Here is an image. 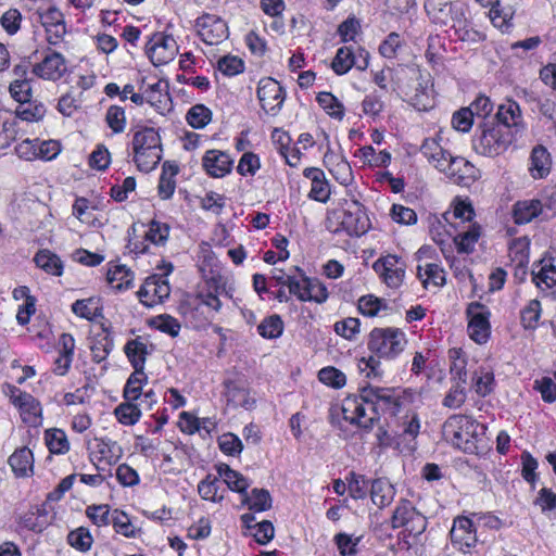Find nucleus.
<instances>
[{
    "instance_id": "obj_1",
    "label": "nucleus",
    "mask_w": 556,
    "mask_h": 556,
    "mask_svg": "<svg viewBox=\"0 0 556 556\" xmlns=\"http://www.w3.org/2000/svg\"><path fill=\"white\" fill-rule=\"evenodd\" d=\"M406 345L407 338L402 329L395 327L374 328L367 341V348L374 355L359 359V370L367 378L381 376L379 359L392 361L396 358Z\"/></svg>"
},
{
    "instance_id": "obj_2",
    "label": "nucleus",
    "mask_w": 556,
    "mask_h": 556,
    "mask_svg": "<svg viewBox=\"0 0 556 556\" xmlns=\"http://www.w3.org/2000/svg\"><path fill=\"white\" fill-rule=\"evenodd\" d=\"M485 426L465 415H453L443 425V435L453 446L468 454H477Z\"/></svg>"
},
{
    "instance_id": "obj_3",
    "label": "nucleus",
    "mask_w": 556,
    "mask_h": 556,
    "mask_svg": "<svg viewBox=\"0 0 556 556\" xmlns=\"http://www.w3.org/2000/svg\"><path fill=\"white\" fill-rule=\"evenodd\" d=\"M235 288L222 276H212L198 287L190 302L195 312L201 311L205 320L213 319L222 309L220 296L233 299Z\"/></svg>"
},
{
    "instance_id": "obj_4",
    "label": "nucleus",
    "mask_w": 556,
    "mask_h": 556,
    "mask_svg": "<svg viewBox=\"0 0 556 556\" xmlns=\"http://www.w3.org/2000/svg\"><path fill=\"white\" fill-rule=\"evenodd\" d=\"M511 143L508 129L494 122L478 126L472 137V149L483 156H496L504 153Z\"/></svg>"
},
{
    "instance_id": "obj_5",
    "label": "nucleus",
    "mask_w": 556,
    "mask_h": 556,
    "mask_svg": "<svg viewBox=\"0 0 556 556\" xmlns=\"http://www.w3.org/2000/svg\"><path fill=\"white\" fill-rule=\"evenodd\" d=\"M363 390L369 410L375 414V420L380 415L397 416L405 409L407 399L396 389L367 386Z\"/></svg>"
},
{
    "instance_id": "obj_6",
    "label": "nucleus",
    "mask_w": 556,
    "mask_h": 556,
    "mask_svg": "<svg viewBox=\"0 0 556 556\" xmlns=\"http://www.w3.org/2000/svg\"><path fill=\"white\" fill-rule=\"evenodd\" d=\"M392 528H403L409 535L417 536L427 528L426 517L407 500L399 502L391 519Z\"/></svg>"
},
{
    "instance_id": "obj_7",
    "label": "nucleus",
    "mask_w": 556,
    "mask_h": 556,
    "mask_svg": "<svg viewBox=\"0 0 556 556\" xmlns=\"http://www.w3.org/2000/svg\"><path fill=\"white\" fill-rule=\"evenodd\" d=\"M372 269L387 287L397 289L404 282L406 263L397 255L388 254L375 261Z\"/></svg>"
},
{
    "instance_id": "obj_8",
    "label": "nucleus",
    "mask_w": 556,
    "mask_h": 556,
    "mask_svg": "<svg viewBox=\"0 0 556 556\" xmlns=\"http://www.w3.org/2000/svg\"><path fill=\"white\" fill-rule=\"evenodd\" d=\"M7 395L10 402L18 409L22 420L33 427L41 424L42 408L40 403L29 393L14 386H8Z\"/></svg>"
},
{
    "instance_id": "obj_9",
    "label": "nucleus",
    "mask_w": 556,
    "mask_h": 556,
    "mask_svg": "<svg viewBox=\"0 0 556 556\" xmlns=\"http://www.w3.org/2000/svg\"><path fill=\"white\" fill-rule=\"evenodd\" d=\"M369 65V52L364 48L354 49L351 46H344L337 50L331 62V68L337 75L346 74L352 67L358 71L367 70Z\"/></svg>"
},
{
    "instance_id": "obj_10",
    "label": "nucleus",
    "mask_w": 556,
    "mask_h": 556,
    "mask_svg": "<svg viewBox=\"0 0 556 556\" xmlns=\"http://www.w3.org/2000/svg\"><path fill=\"white\" fill-rule=\"evenodd\" d=\"M341 412L343 419L359 428L369 429L375 421V414L370 413L368 402L364 399V390L359 396H348L343 400Z\"/></svg>"
},
{
    "instance_id": "obj_11",
    "label": "nucleus",
    "mask_w": 556,
    "mask_h": 556,
    "mask_svg": "<svg viewBox=\"0 0 556 556\" xmlns=\"http://www.w3.org/2000/svg\"><path fill=\"white\" fill-rule=\"evenodd\" d=\"M466 314L468 317L467 331L471 340L479 344H483L490 337V311L479 302H472L467 306Z\"/></svg>"
},
{
    "instance_id": "obj_12",
    "label": "nucleus",
    "mask_w": 556,
    "mask_h": 556,
    "mask_svg": "<svg viewBox=\"0 0 556 556\" xmlns=\"http://www.w3.org/2000/svg\"><path fill=\"white\" fill-rule=\"evenodd\" d=\"M478 530L471 516H458L453 520L450 538L453 546L463 553L469 552L477 545Z\"/></svg>"
},
{
    "instance_id": "obj_13",
    "label": "nucleus",
    "mask_w": 556,
    "mask_h": 556,
    "mask_svg": "<svg viewBox=\"0 0 556 556\" xmlns=\"http://www.w3.org/2000/svg\"><path fill=\"white\" fill-rule=\"evenodd\" d=\"M257 98L262 109L267 114L275 116L280 112L286 94L277 80L265 77L258 81Z\"/></svg>"
},
{
    "instance_id": "obj_14",
    "label": "nucleus",
    "mask_w": 556,
    "mask_h": 556,
    "mask_svg": "<svg viewBox=\"0 0 556 556\" xmlns=\"http://www.w3.org/2000/svg\"><path fill=\"white\" fill-rule=\"evenodd\" d=\"M195 27L201 39L210 46L219 45L228 38L225 21L215 14L205 13L195 20Z\"/></svg>"
},
{
    "instance_id": "obj_15",
    "label": "nucleus",
    "mask_w": 556,
    "mask_h": 556,
    "mask_svg": "<svg viewBox=\"0 0 556 556\" xmlns=\"http://www.w3.org/2000/svg\"><path fill=\"white\" fill-rule=\"evenodd\" d=\"M137 294L144 306L153 307L169 296L170 287L167 279L152 275L144 280Z\"/></svg>"
},
{
    "instance_id": "obj_16",
    "label": "nucleus",
    "mask_w": 556,
    "mask_h": 556,
    "mask_svg": "<svg viewBox=\"0 0 556 556\" xmlns=\"http://www.w3.org/2000/svg\"><path fill=\"white\" fill-rule=\"evenodd\" d=\"M178 52V46L172 35L155 34L150 40L148 55L155 66H161L174 60Z\"/></svg>"
},
{
    "instance_id": "obj_17",
    "label": "nucleus",
    "mask_w": 556,
    "mask_h": 556,
    "mask_svg": "<svg viewBox=\"0 0 556 556\" xmlns=\"http://www.w3.org/2000/svg\"><path fill=\"white\" fill-rule=\"evenodd\" d=\"M87 448L91 460L108 466L116 464L123 456L122 446L109 438H94L88 442Z\"/></svg>"
},
{
    "instance_id": "obj_18",
    "label": "nucleus",
    "mask_w": 556,
    "mask_h": 556,
    "mask_svg": "<svg viewBox=\"0 0 556 556\" xmlns=\"http://www.w3.org/2000/svg\"><path fill=\"white\" fill-rule=\"evenodd\" d=\"M451 180L460 186H470L479 177V170L462 156H451L441 169Z\"/></svg>"
},
{
    "instance_id": "obj_19",
    "label": "nucleus",
    "mask_w": 556,
    "mask_h": 556,
    "mask_svg": "<svg viewBox=\"0 0 556 556\" xmlns=\"http://www.w3.org/2000/svg\"><path fill=\"white\" fill-rule=\"evenodd\" d=\"M233 159L225 151L207 150L202 157V166L207 175L223 178L231 173Z\"/></svg>"
},
{
    "instance_id": "obj_20",
    "label": "nucleus",
    "mask_w": 556,
    "mask_h": 556,
    "mask_svg": "<svg viewBox=\"0 0 556 556\" xmlns=\"http://www.w3.org/2000/svg\"><path fill=\"white\" fill-rule=\"evenodd\" d=\"M67 66L62 54L53 52L45 56V59L35 64L33 73L45 80L55 81L66 73Z\"/></svg>"
},
{
    "instance_id": "obj_21",
    "label": "nucleus",
    "mask_w": 556,
    "mask_h": 556,
    "mask_svg": "<svg viewBox=\"0 0 556 556\" xmlns=\"http://www.w3.org/2000/svg\"><path fill=\"white\" fill-rule=\"evenodd\" d=\"M341 225L351 236L364 235L370 227L369 218L357 202L344 210Z\"/></svg>"
},
{
    "instance_id": "obj_22",
    "label": "nucleus",
    "mask_w": 556,
    "mask_h": 556,
    "mask_svg": "<svg viewBox=\"0 0 556 556\" xmlns=\"http://www.w3.org/2000/svg\"><path fill=\"white\" fill-rule=\"evenodd\" d=\"M13 75L14 79L9 87L10 94L15 101L26 104L31 98V84L27 78V66L16 65L13 68Z\"/></svg>"
},
{
    "instance_id": "obj_23",
    "label": "nucleus",
    "mask_w": 556,
    "mask_h": 556,
    "mask_svg": "<svg viewBox=\"0 0 556 556\" xmlns=\"http://www.w3.org/2000/svg\"><path fill=\"white\" fill-rule=\"evenodd\" d=\"M303 175L311 180L308 198L326 203L330 198V186L325 173L317 167H307L304 169Z\"/></svg>"
},
{
    "instance_id": "obj_24",
    "label": "nucleus",
    "mask_w": 556,
    "mask_h": 556,
    "mask_svg": "<svg viewBox=\"0 0 556 556\" xmlns=\"http://www.w3.org/2000/svg\"><path fill=\"white\" fill-rule=\"evenodd\" d=\"M496 117L505 129L515 128L516 132H521L525 129L521 109L516 101L508 100L501 104Z\"/></svg>"
},
{
    "instance_id": "obj_25",
    "label": "nucleus",
    "mask_w": 556,
    "mask_h": 556,
    "mask_svg": "<svg viewBox=\"0 0 556 556\" xmlns=\"http://www.w3.org/2000/svg\"><path fill=\"white\" fill-rule=\"evenodd\" d=\"M532 280L541 290L556 286V264L553 258H543L533 265Z\"/></svg>"
},
{
    "instance_id": "obj_26",
    "label": "nucleus",
    "mask_w": 556,
    "mask_h": 556,
    "mask_svg": "<svg viewBox=\"0 0 556 556\" xmlns=\"http://www.w3.org/2000/svg\"><path fill=\"white\" fill-rule=\"evenodd\" d=\"M552 168V157L547 149L541 144L534 147L530 154L529 173L534 179H543Z\"/></svg>"
},
{
    "instance_id": "obj_27",
    "label": "nucleus",
    "mask_w": 556,
    "mask_h": 556,
    "mask_svg": "<svg viewBox=\"0 0 556 556\" xmlns=\"http://www.w3.org/2000/svg\"><path fill=\"white\" fill-rule=\"evenodd\" d=\"M21 131V118L9 111L0 110V150L8 148Z\"/></svg>"
},
{
    "instance_id": "obj_28",
    "label": "nucleus",
    "mask_w": 556,
    "mask_h": 556,
    "mask_svg": "<svg viewBox=\"0 0 556 556\" xmlns=\"http://www.w3.org/2000/svg\"><path fill=\"white\" fill-rule=\"evenodd\" d=\"M146 102L155 109L160 114L170 110V98L167 92V85L163 81H156L144 88Z\"/></svg>"
},
{
    "instance_id": "obj_29",
    "label": "nucleus",
    "mask_w": 556,
    "mask_h": 556,
    "mask_svg": "<svg viewBox=\"0 0 556 556\" xmlns=\"http://www.w3.org/2000/svg\"><path fill=\"white\" fill-rule=\"evenodd\" d=\"M417 277L424 288H441L445 285V271L437 263L425 262L417 266Z\"/></svg>"
},
{
    "instance_id": "obj_30",
    "label": "nucleus",
    "mask_w": 556,
    "mask_h": 556,
    "mask_svg": "<svg viewBox=\"0 0 556 556\" xmlns=\"http://www.w3.org/2000/svg\"><path fill=\"white\" fill-rule=\"evenodd\" d=\"M473 216L475 212L471 204L459 200L455 202L453 211L445 213L442 217L451 228L457 230L463 226L465 227L469 224H475L472 222Z\"/></svg>"
},
{
    "instance_id": "obj_31",
    "label": "nucleus",
    "mask_w": 556,
    "mask_h": 556,
    "mask_svg": "<svg viewBox=\"0 0 556 556\" xmlns=\"http://www.w3.org/2000/svg\"><path fill=\"white\" fill-rule=\"evenodd\" d=\"M9 465L16 477H28L34 472V455L26 447H20L9 458Z\"/></svg>"
},
{
    "instance_id": "obj_32",
    "label": "nucleus",
    "mask_w": 556,
    "mask_h": 556,
    "mask_svg": "<svg viewBox=\"0 0 556 556\" xmlns=\"http://www.w3.org/2000/svg\"><path fill=\"white\" fill-rule=\"evenodd\" d=\"M420 151L428 162L441 172L446 165L447 160L452 156L445 151L437 138H427L424 140Z\"/></svg>"
},
{
    "instance_id": "obj_33",
    "label": "nucleus",
    "mask_w": 556,
    "mask_h": 556,
    "mask_svg": "<svg viewBox=\"0 0 556 556\" xmlns=\"http://www.w3.org/2000/svg\"><path fill=\"white\" fill-rule=\"evenodd\" d=\"M542 211L543 205L540 200H522L514 205L513 217L518 225L528 224L538 217Z\"/></svg>"
},
{
    "instance_id": "obj_34",
    "label": "nucleus",
    "mask_w": 556,
    "mask_h": 556,
    "mask_svg": "<svg viewBox=\"0 0 556 556\" xmlns=\"http://www.w3.org/2000/svg\"><path fill=\"white\" fill-rule=\"evenodd\" d=\"M480 235V227L477 224H469L455 230L453 241L458 252L470 253L473 251Z\"/></svg>"
},
{
    "instance_id": "obj_35",
    "label": "nucleus",
    "mask_w": 556,
    "mask_h": 556,
    "mask_svg": "<svg viewBox=\"0 0 556 556\" xmlns=\"http://www.w3.org/2000/svg\"><path fill=\"white\" fill-rule=\"evenodd\" d=\"M124 352L136 370H143L149 354L148 342L144 338L137 337L129 340L124 346Z\"/></svg>"
},
{
    "instance_id": "obj_36",
    "label": "nucleus",
    "mask_w": 556,
    "mask_h": 556,
    "mask_svg": "<svg viewBox=\"0 0 556 556\" xmlns=\"http://www.w3.org/2000/svg\"><path fill=\"white\" fill-rule=\"evenodd\" d=\"M530 241L527 237L516 238L509 244V257L517 270L522 275L526 274V268L529 263Z\"/></svg>"
},
{
    "instance_id": "obj_37",
    "label": "nucleus",
    "mask_w": 556,
    "mask_h": 556,
    "mask_svg": "<svg viewBox=\"0 0 556 556\" xmlns=\"http://www.w3.org/2000/svg\"><path fill=\"white\" fill-rule=\"evenodd\" d=\"M394 495V486L387 479L379 478L372 481L370 497L372 503L379 508L390 505Z\"/></svg>"
},
{
    "instance_id": "obj_38",
    "label": "nucleus",
    "mask_w": 556,
    "mask_h": 556,
    "mask_svg": "<svg viewBox=\"0 0 556 556\" xmlns=\"http://www.w3.org/2000/svg\"><path fill=\"white\" fill-rule=\"evenodd\" d=\"M316 101L330 118L337 122L343 121L345 106L334 94L328 91H321L317 94Z\"/></svg>"
},
{
    "instance_id": "obj_39",
    "label": "nucleus",
    "mask_w": 556,
    "mask_h": 556,
    "mask_svg": "<svg viewBox=\"0 0 556 556\" xmlns=\"http://www.w3.org/2000/svg\"><path fill=\"white\" fill-rule=\"evenodd\" d=\"M178 174V166L168 162L163 164L159 180L157 192L160 198L168 200L173 197L176 189L175 177Z\"/></svg>"
},
{
    "instance_id": "obj_40",
    "label": "nucleus",
    "mask_w": 556,
    "mask_h": 556,
    "mask_svg": "<svg viewBox=\"0 0 556 556\" xmlns=\"http://www.w3.org/2000/svg\"><path fill=\"white\" fill-rule=\"evenodd\" d=\"M35 264L52 276H61L63 274L64 265L61 258L50 250H40L34 257Z\"/></svg>"
},
{
    "instance_id": "obj_41",
    "label": "nucleus",
    "mask_w": 556,
    "mask_h": 556,
    "mask_svg": "<svg viewBox=\"0 0 556 556\" xmlns=\"http://www.w3.org/2000/svg\"><path fill=\"white\" fill-rule=\"evenodd\" d=\"M141 409L139 404L134 401H127L118 404L114 409V416L119 424L124 426H134L141 418Z\"/></svg>"
},
{
    "instance_id": "obj_42",
    "label": "nucleus",
    "mask_w": 556,
    "mask_h": 556,
    "mask_svg": "<svg viewBox=\"0 0 556 556\" xmlns=\"http://www.w3.org/2000/svg\"><path fill=\"white\" fill-rule=\"evenodd\" d=\"M148 377L143 370H136L129 376L124 388V399L137 402L142 396V388L147 383Z\"/></svg>"
},
{
    "instance_id": "obj_43",
    "label": "nucleus",
    "mask_w": 556,
    "mask_h": 556,
    "mask_svg": "<svg viewBox=\"0 0 556 556\" xmlns=\"http://www.w3.org/2000/svg\"><path fill=\"white\" fill-rule=\"evenodd\" d=\"M218 475L231 491L242 494L250 486V482L245 477L227 465L218 467Z\"/></svg>"
},
{
    "instance_id": "obj_44",
    "label": "nucleus",
    "mask_w": 556,
    "mask_h": 556,
    "mask_svg": "<svg viewBox=\"0 0 556 556\" xmlns=\"http://www.w3.org/2000/svg\"><path fill=\"white\" fill-rule=\"evenodd\" d=\"M134 150L161 149V138L154 128H144L135 132L132 139Z\"/></svg>"
},
{
    "instance_id": "obj_45",
    "label": "nucleus",
    "mask_w": 556,
    "mask_h": 556,
    "mask_svg": "<svg viewBox=\"0 0 556 556\" xmlns=\"http://www.w3.org/2000/svg\"><path fill=\"white\" fill-rule=\"evenodd\" d=\"M45 441L49 451L53 454H65L70 451V442L62 429L53 428L45 432Z\"/></svg>"
},
{
    "instance_id": "obj_46",
    "label": "nucleus",
    "mask_w": 556,
    "mask_h": 556,
    "mask_svg": "<svg viewBox=\"0 0 556 556\" xmlns=\"http://www.w3.org/2000/svg\"><path fill=\"white\" fill-rule=\"evenodd\" d=\"M134 274L125 265H115L108 271V281L117 290H124L131 287Z\"/></svg>"
},
{
    "instance_id": "obj_47",
    "label": "nucleus",
    "mask_w": 556,
    "mask_h": 556,
    "mask_svg": "<svg viewBox=\"0 0 556 556\" xmlns=\"http://www.w3.org/2000/svg\"><path fill=\"white\" fill-rule=\"evenodd\" d=\"M73 313L81 318L93 320L100 313L99 300L96 298L77 300L72 304Z\"/></svg>"
},
{
    "instance_id": "obj_48",
    "label": "nucleus",
    "mask_w": 556,
    "mask_h": 556,
    "mask_svg": "<svg viewBox=\"0 0 556 556\" xmlns=\"http://www.w3.org/2000/svg\"><path fill=\"white\" fill-rule=\"evenodd\" d=\"M161 149L134 150V161L140 170L148 173L161 161Z\"/></svg>"
},
{
    "instance_id": "obj_49",
    "label": "nucleus",
    "mask_w": 556,
    "mask_h": 556,
    "mask_svg": "<svg viewBox=\"0 0 556 556\" xmlns=\"http://www.w3.org/2000/svg\"><path fill=\"white\" fill-rule=\"evenodd\" d=\"M412 104L418 111H428L432 109L435 104L432 86L419 84L412 97Z\"/></svg>"
},
{
    "instance_id": "obj_50",
    "label": "nucleus",
    "mask_w": 556,
    "mask_h": 556,
    "mask_svg": "<svg viewBox=\"0 0 556 556\" xmlns=\"http://www.w3.org/2000/svg\"><path fill=\"white\" fill-rule=\"evenodd\" d=\"M387 302L372 294L363 295L358 300V311L366 317L378 316L381 312L387 311Z\"/></svg>"
},
{
    "instance_id": "obj_51",
    "label": "nucleus",
    "mask_w": 556,
    "mask_h": 556,
    "mask_svg": "<svg viewBox=\"0 0 556 556\" xmlns=\"http://www.w3.org/2000/svg\"><path fill=\"white\" fill-rule=\"evenodd\" d=\"M212 119V111L204 104H195L186 114L187 123L194 129L204 128Z\"/></svg>"
},
{
    "instance_id": "obj_52",
    "label": "nucleus",
    "mask_w": 556,
    "mask_h": 556,
    "mask_svg": "<svg viewBox=\"0 0 556 556\" xmlns=\"http://www.w3.org/2000/svg\"><path fill=\"white\" fill-rule=\"evenodd\" d=\"M243 503L254 511H265L271 507V497L264 489H254L250 495H245Z\"/></svg>"
},
{
    "instance_id": "obj_53",
    "label": "nucleus",
    "mask_w": 556,
    "mask_h": 556,
    "mask_svg": "<svg viewBox=\"0 0 556 556\" xmlns=\"http://www.w3.org/2000/svg\"><path fill=\"white\" fill-rule=\"evenodd\" d=\"M430 236L432 240L439 244L443 245L447 242L448 238L454 239L455 229L451 228L446 222H444L443 217H434L430 222Z\"/></svg>"
},
{
    "instance_id": "obj_54",
    "label": "nucleus",
    "mask_w": 556,
    "mask_h": 556,
    "mask_svg": "<svg viewBox=\"0 0 556 556\" xmlns=\"http://www.w3.org/2000/svg\"><path fill=\"white\" fill-rule=\"evenodd\" d=\"M67 542L75 549L80 552H87L92 546L93 538L89 529L85 527H79L68 533Z\"/></svg>"
},
{
    "instance_id": "obj_55",
    "label": "nucleus",
    "mask_w": 556,
    "mask_h": 556,
    "mask_svg": "<svg viewBox=\"0 0 556 556\" xmlns=\"http://www.w3.org/2000/svg\"><path fill=\"white\" fill-rule=\"evenodd\" d=\"M116 533L126 538H136L138 530L132 525L129 516L121 510L112 511V522Z\"/></svg>"
},
{
    "instance_id": "obj_56",
    "label": "nucleus",
    "mask_w": 556,
    "mask_h": 556,
    "mask_svg": "<svg viewBox=\"0 0 556 556\" xmlns=\"http://www.w3.org/2000/svg\"><path fill=\"white\" fill-rule=\"evenodd\" d=\"M105 122L113 134H122L127 124L125 110L118 105H111L106 110Z\"/></svg>"
},
{
    "instance_id": "obj_57",
    "label": "nucleus",
    "mask_w": 556,
    "mask_h": 556,
    "mask_svg": "<svg viewBox=\"0 0 556 556\" xmlns=\"http://www.w3.org/2000/svg\"><path fill=\"white\" fill-rule=\"evenodd\" d=\"M361 321L355 317H346L338 320L333 325L334 332L345 340L353 341L359 333Z\"/></svg>"
},
{
    "instance_id": "obj_58",
    "label": "nucleus",
    "mask_w": 556,
    "mask_h": 556,
    "mask_svg": "<svg viewBox=\"0 0 556 556\" xmlns=\"http://www.w3.org/2000/svg\"><path fill=\"white\" fill-rule=\"evenodd\" d=\"M318 379L321 383L334 389H340L346 383V376L344 372L332 366L321 368L318 371Z\"/></svg>"
},
{
    "instance_id": "obj_59",
    "label": "nucleus",
    "mask_w": 556,
    "mask_h": 556,
    "mask_svg": "<svg viewBox=\"0 0 556 556\" xmlns=\"http://www.w3.org/2000/svg\"><path fill=\"white\" fill-rule=\"evenodd\" d=\"M494 388V375L492 371L480 368L475 372L473 377V389L480 396H485L493 391Z\"/></svg>"
},
{
    "instance_id": "obj_60",
    "label": "nucleus",
    "mask_w": 556,
    "mask_h": 556,
    "mask_svg": "<svg viewBox=\"0 0 556 556\" xmlns=\"http://www.w3.org/2000/svg\"><path fill=\"white\" fill-rule=\"evenodd\" d=\"M258 333L266 339H276L282 334L283 323L278 315L265 318L257 327Z\"/></svg>"
},
{
    "instance_id": "obj_61",
    "label": "nucleus",
    "mask_w": 556,
    "mask_h": 556,
    "mask_svg": "<svg viewBox=\"0 0 556 556\" xmlns=\"http://www.w3.org/2000/svg\"><path fill=\"white\" fill-rule=\"evenodd\" d=\"M86 515L97 527H105L112 522V513L106 504L88 506Z\"/></svg>"
},
{
    "instance_id": "obj_62",
    "label": "nucleus",
    "mask_w": 556,
    "mask_h": 556,
    "mask_svg": "<svg viewBox=\"0 0 556 556\" xmlns=\"http://www.w3.org/2000/svg\"><path fill=\"white\" fill-rule=\"evenodd\" d=\"M261 168L260 156L251 151L244 152L239 160L237 172L241 176H254Z\"/></svg>"
},
{
    "instance_id": "obj_63",
    "label": "nucleus",
    "mask_w": 556,
    "mask_h": 556,
    "mask_svg": "<svg viewBox=\"0 0 556 556\" xmlns=\"http://www.w3.org/2000/svg\"><path fill=\"white\" fill-rule=\"evenodd\" d=\"M465 383L466 382H462L458 380L455 384L451 387L442 403L445 407L456 409L459 408L465 403L467 397L464 386Z\"/></svg>"
},
{
    "instance_id": "obj_64",
    "label": "nucleus",
    "mask_w": 556,
    "mask_h": 556,
    "mask_svg": "<svg viewBox=\"0 0 556 556\" xmlns=\"http://www.w3.org/2000/svg\"><path fill=\"white\" fill-rule=\"evenodd\" d=\"M169 236V227L167 224L152 220L149 225V229L146 232V241H149L156 245L164 244Z\"/></svg>"
}]
</instances>
